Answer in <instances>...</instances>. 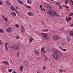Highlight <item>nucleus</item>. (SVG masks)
Masks as SVG:
<instances>
[{"instance_id":"1","label":"nucleus","mask_w":73,"mask_h":73,"mask_svg":"<svg viewBox=\"0 0 73 73\" xmlns=\"http://www.w3.org/2000/svg\"><path fill=\"white\" fill-rule=\"evenodd\" d=\"M48 14L51 17H54L55 16L56 12L52 10H48Z\"/></svg>"},{"instance_id":"2","label":"nucleus","mask_w":73,"mask_h":73,"mask_svg":"<svg viewBox=\"0 0 73 73\" xmlns=\"http://www.w3.org/2000/svg\"><path fill=\"white\" fill-rule=\"evenodd\" d=\"M52 58L55 61H58L60 60V57H59V55L57 53L54 54L52 55Z\"/></svg>"},{"instance_id":"3","label":"nucleus","mask_w":73,"mask_h":73,"mask_svg":"<svg viewBox=\"0 0 73 73\" xmlns=\"http://www.w3.org/2000/svg\"><path fill=\"white\" fill-rule=\"evenodd\" d=\"M13 45V48L15 49V50H18L20 49L19 47L18 46L17 44H14Z\"/></svg>"},{"instance_id":"4","label":"nucleus","mask_w":73,"mask_h":73,"mask_svg":"<svg viewBox=\"0 0 73 73\" xmlns=\"http://www.w3.org/2000/svg\"><path fill=\"white\" fill-rule=\"evenodd\" d=\"M6 32L8 33L9 32H11L12 31V29L11 27H8L5 29Z\"/></svg>"},{"instance_id":"5","label":"nucleus","mask_w":73,"mask_h":73,"mask_svg":"<svg viewBox=\"0 0 73 73\" xmlns=\"http://www.w3.org/2000/svg\"><path fill=\"white\" fill-rule=\"evenodd\" d=\"M21 32H25V29L23 25L21 26Z\"/></svg>"},{"instance_id":"6","label":"nucleus","mask_w":73,"mask_h":73,"mask_svg":"<svg viewBox=\"0 0 73 73\" xmlns=\"http://www.w3.org/2000/svg\"><path fill=\"white\" fill-rule=\"evenodd\" d=\"M53 38L54 40H57L59 39H60V37L58 36H53Z\"/></svg>"},{"instance_id":"7","label":"nucleus","mask_w":73,"mask_h":73,"mask_svg":"<svg viewBox=\"0 0 73 73\" xmlns=\"http://www.w3.org/2000/svg\"><path fill=\"white\" fill-rule=\"evenodd\" d=\"M11 15L13 16V17H16V13L14 11H12L11 13Z\"/></svg>"},{"instance_id":"8","label":"nucleus","mask_w":73,"mask_h":73,"mask_svg":"<svg viewBox=\"0 0 73 73\" xmlns=\"http://www.w3.org/2000/svg\"><path fill=\"white\" fill-rule=\"evenodd\" d=\"M27 14L30 16H33L34 15L33 13L31 12H28L27 13Z\"/></svg>"},{"instance_id":"9","label":"nucleus","mask_w":73,"mask_h":73,"mask_svg":"<svg viewBox=\"0 0 73 73\" xmlns=\"http://www.w3.org/2000/svg\"><path fill=\"white\" fill-rule=\"evenodd\" d=\"M6 3L7 6H11V3H10L9 1H6Z\"/></svg>"},{"instance_id":"10","label":"nucleus","mask_w":73,"mask_h":73,"mask_svg":"<svg viewBox=\"0 0 73 73\" xmlns=\"http://www.w3.org/2000/svg\"><path fill=\"white\" fill-rule=\"evenodd\" d=\"M41 35L44 38H46V37L47 36L46 34L45 33H42L41 34Z\"/></svg>"},{"instance_id":"11","label":"nucleus","mask_w":73,"mask_h":73,"mask_svg":"<svg viewBox=\"0 0 73 73\" xmlns=\"http://www.w3.org/2000/svg\"><path fill=\"white\" fill-rule=\"evenodd\" d=\"M10 8L11 11H15L16 9V8L14 6H11Z\"/></svg>"},{"instance_id":"12","label":"nucleus","mask_w":73,"mask_h":73,"mask_svg":"<svg viewBox=\"0 0 73 73\" xmlns=\"http://www.w3.org/2000/svg\"><path fill=\"white\" fill-rule=\"evenodd\" d=\"M62 47L64 48H66V44L65 43H62Z\"/></svg>"},{"instance_id":"13","label":"nucleus","mask_w":73,"mask_h":73,"mask_svg":"<svg viewBox=\"0 0 73 73\" xmlns=\"http://www.w3.org/2000/svg\"><path fill=\"white\" fill-rule=\"evenodd\" d=\"M2 63L3 64H5V65H9V64L8 62H6L5 61H3L2 62Z\"/></svg>"},{"instance_id":"14","label":"nucleus","mask_w":73,"mask_h":73,"mask_svg":"<svg viewBox=\"0 0 73 73\" xmlns=\"http://www.w3.org/2000/svg\"><path fill=\"white\" fill-rule=\"evenodd\" d=\"M66 38L68 41L70 40V36L69 35H67L66 36Z\"/></svg>"},{"instance_id":"15","label":"nucleus","mask_w":73,"mask_h":73,"mask_svg":"<svg viewBox=\"0 0 73 73\" xmlns=\"http://www.w3.org/2000/svg\"><path fill=\"white\" fill-rule=\"evenodd\" d=\"M27 3L29 4H32V1L31 0H27Z\"/></svg>"},{"instance_id":"16","label":"nucleus","mask_w":73,"mask_h":73,"mask_svg":"<svg viewBox=\"0 0 73 73\" xmlns=\"http://www.w3.org/2000/svg\"><path fill=\"white\" fill-rule=\"evenodd\" d=\"M58 52V50H57L56 49H54L52 50V52H53V53H57Z\"/></svg>"},{"instance_id":"17","label":"nucleus","mask_w":73,"mask_h":73,"mask_svg":"<svg viewBox=\"0 0 73 73\" xmlns=\"http://www.w3.org/2000/svg\"><path fill=\"white\" fill-rule=\"evenodd\" d=\"M35 53L36 54H39L40 52H39V51L37 50H36L35 51Z\"/></svg>"},{"instance_id":"18","label":"nucleus","mask_w":73,"mask_h":73,"mask_svg":"<svg viewBox=\"0 0 73 73\" xmlns=\"http://www.w3.org/2000/svg\"><path fill=\"white\" fill-rule=\"evenodd\" d=\"M30 39H29V42H30V43H31V42H32L33 40V39L31 37H30Z\"/></svg>"},{"instance_id":"19","label":"nucleus","mask_w":73,"mask_h":73,"mask_svg":"<svg viewBox=\"0 0 73 73\" xmlns=\"http://www.w3.org/2000/svg\"><path fill=\"white\" fill-rule=\"evenodd\" d=\"M69 34L71 36H73V32L70 31L69 32Z\"/></svg>"},{"instance_id":"20","label":"nucleus","mask_w":73,"mask_h":73,"mask_svg":"<svg viewBox=\"0 0 73 73\" xmlns=\"http://www.w3.org/2000/svg\"><path fill=\"white\" fill-rule=\"evenodd\" d=\"M59 48H60L61 49V50H63V51H66V49H64L62 48L61 47H59Z\"/></svg>"},{"instance_id":"21","label":"nucleus","mask_w":73,"mask_h":73,"mask_svg":"<svg viewBox=\"0 0 73 73\" xmlns=\"http://www.w3.org/2000/svg\"><path fill=\"white\" fill-rule=\"evenodd\" d=\"M44 49H45V48L44 47H43L42 48L40 52H43L44 50Z\"/></svg>"},{"instance_id":"22","label":"nucleus","mask_w":73,"mask_h":73,"mask_svg":"<svg viewBox=\"0 0 73 73\" xmlns=\"http://www.w3.org/2000/svg\"><path fill=\"white\" fill-rule=\"evenodd\" d=\"M63 7H65V8H69V7H68V6L66 5H64Z\"/></svg>"},{"instance_id":"23","label":"nucleus","mask_w":73,"mask_h":73,"mask_svg":"<svg viewBox=\"0 0 73 73\" xmlns=\"http://www.w3.org/2000/svg\"><path fill=\"white\" fill-rule=\"evenodd\" d=\"M20 69L21 71H22V70H23V66H21L20 67Z\"/></svg>"},{"instance_id":"24","label":"nucleus","mask_w":73,"mask_h":73,"mask_svg":"<svg viewBox=\"0 0 73 73\" xmlns=\"http://www.w3.org/2000/svg\"><path fill=\"white\" fill-rule=\"evenodd\" d=\"M18 1L19 3H20V4H23V2H22V1H21L19 0H18Z\"/></svg>"},{"instance_id":"25","label":"nucleus","mask_w":73,"mask_h":73,"mask_svg":"<svg viewBox=\"0 0 73 73\" xmlns=\"http://www.w3.org/2000/svg\"><path fill=\"white\" fill-rule=\"evenodd\" d=\"M42 31L43 32H48V29H44V30H42Z\"/></svg>"},{"instance_id":"26","label":"nucleus","mask_w":73,"mask_h":73,"mask_svg":"<svg viewBox=\"0 0 73 73\" xmlns=\"http://www.w3.org/2000/svg\"><path fill=\"white\" fill-rule=\"evenodd\" d=\"M15 27H17V28H19V25L17 24H15Z\"/></svg>"},{"instance_id":"27","label":"nucleus","mask_w":73,"mask_h":73,"mask_svg":"<svg viewBox=\"0 0 73 73\" xmlns=\"http://www.w3.org/2000/svg\"><path fill=\"white\" fill-rule=\"evenodd\" d=\"M56 5H60V2H58L56 3Z\"/></svg>"},{"instance_id":"28","label":"nucleus","mask_w":73,"mask_h":73,"mask_svg":"<svg viewBox=\"0 0 73 73\" xmlns=\"http://www.w3.org/2000/svg\"><path fill=\"white\" fill-rule=\"evenodd\" d=\"M0 32L1 33H4V31H3V29H0Z\"/></svg>"},{"instance_id":"29","label":"nucleus","mask_w":73,"mask_h":73,"mask_svg":"<svg viewBox=\"0 0 73 73\" xmlns=\"http://www.w3.org/2000/svg\"><path fill=\"white\" fill-rule=\"evenodd\" d=\"M4 19L5 21H6V22L8 21V19L6 18L5 17Z\"/></svg>"},{"instance_id":"30","label":"nucleus","mask_w":73,"mask_h":73,"mask_svg":"<svg viewBox=\"0 0 73 73\" xmlns=\"http://www.w3.org/2000/svg\"><path fill=\"white\" fill-rule=\"evenodd\" d=\"M26 8H27L29 9H31V7L29 6H26Z\"/></svg>"},{"instance_id":"31","label":"nucleus","mask_w":73,"mask_h":73,"mask_svg":"<svg viewBox=\"0 0 73 73\" xmlns=\"http://www.w3.org/2000/svg\"><path fill=\"white\" fill-rule=\"evenodd\" d=\"M55 15V16H56L57 17H59V15H58V14H57V13H56V12Z\"/></svg>"},{"instance_id":"32","label":"nucleus","mask_w":73,"mask_h":73,"mask_svg":"<svg viewBox=\"0 0 73 73\" xmlns=\"http://www.w3.org/2000/svg\"><path fill=\"white\" fill-rule=\"evenodd\" d=\"M70 16H73V13H71L68 15L69 17H70Z\"/></svg>"},{"instance_id":"33","label":"nucleus","mask_w":73,"mask_h":73,"mask_svg":"<svg viewBox=\"0 0 73 73\" xmlns=\"http://www.w3.org/2000/svg\"><path fill=\"white\" fill-rule=\"evenodd\" d=\"M40 8L41 9V10L42 11L43 10H42V5H40Z\"/></svg>"},{"instance_id":"34","label":"nucleus","mask_w":73,"mask_h":73,"mask_svg":"<svg viewBox=\"0 0 73 73\" xmlns=\"http://www.w3.org/2000/svg\"><path fill=\"white\" fill-rule=\"evenodd\" d=\"M12 69H9L8 70V71L9 72H12Z\"/></svg>"},{"instance_id":"35","label":"nucleus","mask_w":73,"mask_h":73,"mask_svg":"<svg viewBox=\"0 0 73 73\" xmlns=\"http://www.w3.org/2000/svg\"><path fill=\"white\" fill-rule=\"evenodd\" d=\"M68 1H69V0H66L65 1V4H68Z\"/></svg>"},{"instance_id":"36","label":"nucleus","mask_w":73,"mask_h":73,"mask_svg":"<svg viewBox=\"0 0 73 73\" xmlns=\"http://www.w3.org/2000/svg\"><path fill=\"white\" fill-rule=\"evenodd\" d=\"M45 69H46V66H43V70H44Z\"/></svg>"},{"instance_id":"37","label":"nucleus","mask_w":73,"mask_h":73,"mask_svg":"<svg viewBox=\"0 0 73 73\" xmlns=\"http://www.w3.org/2000/svg\"><path fill=\"white\" fill-rule=\"evenodd\" d=\"M68 19L69 20V21H70V20H72V18L71 17H70L68 18Z\"/></svg>"},{"instance_id":"38","label":"nucleus","mask_w":73,"mask_h":73,"mask_svg":"<svg viewBox=\"0 0 73 73\" xmlns=\"http://www.w3.org/2000/svg\"><path fill=\"white\" fill-rule=\"evenodd\" d=\"M3 44V42L0 40V45Z\"/></svg>"},{"instance_id":"39","label":"nucleus","mask_w":73,"mask_h":73,"mask_svg":"<svg viewBox=\"0 0 73 73\" xmlns=\"http://www.w3.org/2000/svg\"><path fill=\"white\" fill-rule=\"evenodd\" d=\"M47 8H51V7L49 5H47Z\"/></svg>"},{"instance_id":"40","label":"nucleus","mask_w":73,"mask_h":73,"mask_svg":"<svg viewBox=\"0 0 73 73\" xmlns=\"http://www.w3.org/2000/svg\"><path fill=\"white\" fill-rule=\"evenodd\" d=\"M66 20L67 21V22H69V20L68 19V18H67V17H66Z\"/></svg>"},{"instance_id":"41","label":"nucleus","mask_w":73,"mask_h":73,"mask_svg":"<svg viewBox=\"0 0 73 73\" xmlns=\"http://www.w3.org/2000/svg\"><path fill=\"white\" fill-rule=\"evenodd\" d=\"M9 44V43H8V42H7L5 43V46H7V45H8Z\"/></svg>"},{"instance_id":"42","label":"nucleus","mask_w":73,"mask_h":73,"mask_svg":"<svg viewBox=\"0 0 73 73\" xmlns=\"http://www.w3.org/2000/svg\"><path fill=\"white\" fill-rule=\"evenodd\" d=\"M5 49L6 50H8V47H7V46H5Z\"/></svg>"},{"instance_id":"43","label":"nucleus","mask_w":73,"mask_h":73,"mask_svg":"<svg viewBox=\"0 0 73 73\" xmlns=\"http://www.w3.org/2000/svg\"><path fill=\"white\" fill-rule=\"evenodd\" d=\"M3 5V2L1 1L0 2V5Z\"/></svg>"},{"instance_id":"44","label":"nucleus","mask_w":73,"mask_h":73,"mask_svg":"<svg viewBox=\"0 0 73 73\" xmlns=\"http://www.w3.org/2000/svg\"><path fill=\"white\" fill-rule=\"evenodd\" d=\"M15 12H16V13H18V11H17V9H15Z\"/></svg>"},{"instance_id":"45","label":"nucleus","mask_w":73,"mask_h":73,"mask_svg":"<svg viewBox=\"0 0 73 73\" xmlns=\"http://www.w3.org/2000/svg\"><path fill=\"white\" fill-rule=\"evenodd\" d=\"M59 8L60 9H62V6H59Z\"/></svg>"},{"instance_id":"46","label":"nucleus","mask_w":73,"mask_h":73,"mask_svg":"<svg viewBox=\"0 0 73 73\" xmlns=\"http://www.w3.org/2000/svg\"><path fill=\"white\" fill-rule=\"evenodd\" d=\"M19 55V52H18L17 54V57H18Z\"/></svg>"},{"instance_id":"47","label":"nucleus","mask_w":73,"mask_h":73,"mask_svg":"<svg viewBox=\"0 0 73 73\" xmlns=\"http://www.w3.org/2000/svg\"><path fill=\"white\" fill-rule=\"evenodd\" d=\"M17 39H19V36L17 35Z\"/></svg>"},{"instance_id":"48","label":"nucleus","mask_w":73,"mask_h":73,"mask_svg":"<svg viewBox=\"0 0 73 73\" xmlns=\"http://www.w3.org/2000/svg\"><path fill=\"white\" fill-rule=\"evenodd\" d=\"M70 26L71 27H73V23L72 24L70 25Z\"/></svg>"},{"instance_id":"49","label":"nucleus","mask_w":73,"mask_h":73,"mask_svg":"<svg viewBox=\"0 0 73 73\" xmlns=\"http://www.w3.org/2000/svg\"><path fill=\"white\" fill-rule=\"evenodd\" d=\"M2 18H3V19H4L5 17H4V16L3 15L2 16Z\"/></svg>"},{"instance_id":"50","label":"nucleus","mask_w":73,"mask_h":73,"mask_svg":"<svg viewBox=\"0 0 73 73\" xmlns=\"http://www.w3.org/2000/svg\"><path fill=\"white\" fill-rule=\"evenodd\" d=\"M43 53H46V51H45V50H44L43 51Z\"/></svg>"},{"instance_id":"51","label":"nucleus","mask_w":73,"mask_h":73,"mask_svg":"<svg viewBox=\"0 0 73 73\" xmlns=\"http://www.w3.org/2000/svg\"><path fill=\"white\" fill-rule=\"evenodd\" d=\"M60 72H62V70L60 69Z\"/></svg>"},{"instance_id":"52","label":"nucleus","mask_w":73,"mask_h":73,"mask_svg":"<svg viewBox=\"0 0 73 73\" xmlns=\"http://www.w3.org/2000/svg\"><path fill=\"white\" fill-rule=\"evenodd\" d=\"M42 24H45V23H44V22L42 21Z\"/></svg>"},{"instance_id":"53","label":"nucleus","mask_w":73,"mask_h":73,"mask_svg":"<svg viewBox=\"0 0 73 73\" xmlns=\"http://www.w3.org/2000/svg\"><path fill=\"white\" fill-rule=\"evenodd\" d=\"M63 29H62L60 30V31H63Z\"/></svg>"},{"instance_id":"54","label":"nucleus","mask_w":73,"mask_h":73,"mask_svg":"<svg viewBox=\"0 0 73 73\" xmlns=\"http://www.w3.org/2000/svg\"><path fill=\"white\" fill-rule=\"evenodd\" d=\"M65 72V70H62V72Z\"/></svg>"},{"instance_id":"55","label":"nucleus","mask_w":73,"mask_h":73,"mask_svg":"<svg viewBox=\"0 0 73 73\" xmlns=\"http://www.w3.org/2000/svg\"><path fill=\"white\" fill-rule=\"evenodd\" d=\"M70 1L72 3V2H73V0H70Z\"/></svg>"},{"instance_id":"56","label":"nucleus","mask_w":73,"mask_h":73,"mask_svg":"<svg viewBox=\"0 0 73 73\" xmlns=\"http://www.w3.org/2000/svg\"><path fill=\"white\" fill-rule=\"evenodd\" d=\"M37 73H40L39 71H38L37 72Z\"/></svg>"},{"instance_id":"57","label":"nucleus","mask_w":73,"mask_h":73,"mask_svg":"<svg viewBox=\"0 0 73 73\" xmlns=\"http://www.w3.org/2000/svg\"><path fill=\"white\" fill-rule=\"evenodd\" d=\"M16 9H18V7H16Z\"/></svg>"},{"instance_id":"58","label":"nucleus","mask_w":73,"mask_h":73,"mask_svg":"<svg viewBox=\"0 0 73 73\" xmlns=\"http://www.w3.org/2000/svg\"><path fill=\"white\" fill-rule=\"evenodd\" d=\"M43 10L44 11H45V9H43Z\"/></svg>"},{"instance_id":"59","label":"nucleus","mask_w":73,"mask_h":73,"mask_svg":"<svg viewBox=\"0 0 73 73\" xmlns=\"http://www.w3.org/2000/svg\"><path fill=\"white\" fill-rule=\"evenodd\" d=\"M72 3L73 4V1H72Z\"/></svg>"},{"instance_id":"60","label":"nucleus","mask_w":73,"mask_h":73,"mask_svg":"<svg viewBox=\"0 0 73 73\" xmlns=\"http://www.w3.org/2000/svg\"><path fill=\"white\" fill-rule=\"evenodd\" d=\"M38 58H40V57H38Z\"/></svg>"},{"instance_id":"61","label":"nucleus","mask_w":73,"mask_h":73,"mask_svg":"<svg viewBox=\"0 0 73 73\" xmlns=\"http://www.w3.org/2000/svg\"><path fill=\"white\" fill-rule=\"evenodd\" d=\"M51 1H53V0H51Z\"/></svg>"}]
</instances>
